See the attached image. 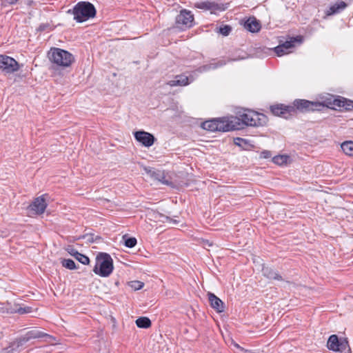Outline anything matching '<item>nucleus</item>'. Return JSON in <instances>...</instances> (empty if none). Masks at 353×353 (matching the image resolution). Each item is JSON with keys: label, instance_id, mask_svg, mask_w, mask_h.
<instances>
[{"label": "nucleus", "instance_id": "7c9ffc66", "mask_svg": "<svg viewBox=\"0 0 353 353\" xmlns=\"http://www.w3.org/2000/svg\"><path fill=\"white\" fill-rule=\"evenodd\" d=\"M129 285L134 290H141L144 285L143 283L139 281H130Z\"/></svg>", "mask_w": 353, "mask_h": 353}, {"label": "nucleus", "instance_id": "2f4dec72", "mask_svg": "<svg viewBox=\"0 0 353 353\" xmlns=\"http://www.w3.org/2000/svg\"><path fill=\"white\" fill-rule=\"evenodd\" d=\"M232 30V28L230 26L225 25L219 28V33H221L223 36H228Z\"/></svg>", "mask_w": 353, "mask_h": 353}, {"label": "nucleus", "instance_id": "c85d7f7f", "mask_svg": "<svg viewBox=\"0 0 353 353\" xmlns=\"http://www.w3.org/2000/svg\"><path fill=\"white\" fill-rule=\"evenodd\" d=\"M123 239L125 240V245L129 248H134L137 244V239L134 237H127V235H123Z\"/></svg>", "mask_w": 353, "mask_h": 353}, {"label": "nucleus", "instance_id": "72a5a7b5", "mask_svg": "<svg viewBox=\"0 0 353 353\" xmlns=\"http://www.w3.org/2000/svg\"><path fill=\"white\" fill-rule=\"evenodd\" d=\"M165 219H166V221L168 222H169L170 223H173V224H177L179 223L178 221L175 220V219H173L172 218H170L168 216H165Z\"/></svg>", "mask_w": 353, "mask_h": 353}, {"label": "nucleus", "instance_id": "bb28decb", "mask_svg": "<svg viewBox=\"0 0 353 353\" xmlns=\"http://www.w3.org/2000/svg\"><path fill=\"white\" fill-rule=\"evenodd\" d=\"M151 324L150 319L145 316L139 317L136 320V325L140 328H148Z\"/></svg>", "mask_w": 353, "mask_h": 353}, {"label": "nucleus", "instance_id": "4c0bfd02", "mask_svg": "<svg viewBox=\"0 0 353 353\" xmlns=\"http://www.w3.org/2000/svg\"><path fill=\"white\" fill-rule=\"evenodd\" d=\"M233 344L234 345V347H237V348H239V349H242L239 344L236 343L235 342H233Z\"/></svg>", "mask_w": 353, "mask_h": 353}, {"label": "nucleus", "instance_id": "b1692460", "mask_svg": "<svg viewBox=\"0 0 353 353\" xmlns=\"http://www.w3.org/2000/svg\"><path fill=\"white\" fill-rule=\"evenodd\" d=\"M175 80H171L168 82V85H169L171 87L174 86H183V85H187L189 84V80L188 77L184 75H179L176 77Z\"/></svg>", "mask_w": 353, "mask_h": 353}, {"label": "nucleus", "instance_id": "f03ea898", "mask_svg": "<svg viewBox=\"0 0 353 353\" xmlns=\"http://www.w3.org/2000/svg\"><path fill=\"white\" fill-rule=\"evenodd\" d=\"M229 118L230 120L232 121L233 119H235L236 123H238L235 124V125H238V127L234 126V128H232V131L242 129L244 125H263L267 121L265 115L252 110H245L243 113L239 112L238 117L230 116Z\"/></svg>", "mask_w": 353, "mask_h": 353}, {"label": "nucleus", "instance_id": "9b49d317", "mask_svg": "<svg viewBox=\"0 0 353 353\" xmlns=\"http://www.w3.org/2000/svg\"><path fill=\"white\" fill-rule=\"evenodd\" d=\"M195 7L204 10H210L211 13H215L216 11L225 10L228 8V3L205 1L196 3Z\"/></svg>", "mask_w": 353, "mask_h": 353}, {"label": "nucleus", "instance_id": "f3484780", "mask_svg": "<svg viewBox=\"0 0 353 353\" xmlns=\"http://www.w3.org/2000/svg\"><path fill=\"white\" fill-rule=\"evenodd\" d=\"M44 196L45 195H42L36 198L29 205V209L37 214H43L47 207V203Z\"/></svg>", "mask_w": 353, "mask_h": 353}, {"label": "nucleus", "instance_id": "f8f14e48", "mask_svg": "<svg viewBox=\"0 0 353 353\" xmlns=\"http://www.w3.org/2000/svg\"><path fill=\"white\" fill-rule=\"evenodd\" d=\"M194 16L190 11L182 10L176 17V23L181 29L193 26Z\"/></svg>", "mask_w": 353, "mask_h": 353}, {"label": "nucleus", "instance_id": "7ed1b4c3", "mask_svg": "<svg viewBox=\"0 0 353 353\" xmlns=\"http://www.w3.org/2000/svg\"><path fill=\"white\" fill-rule=\"evenodd\" d=\"M235 119L232 121L230 120L229 117H224L206 121L202 123L201 126L204 130L210 132H229L232 131V128L237 123ZM236 127H238V125Z\"/></svg>", "mask_w": 353, "mask_h": 353}, {"label": "nucleus", "instance_id": "1a4fd4ad", "mask_svg": "<svg viewBox=\"0 0 353 353\" xmlns=\"http://www.w3.org/2000/svg\"><path fill=\"white\" fill-rule=\"evenodd\" d=\"M243 59H244L243 57L238 56V57H228V58L223 57L219 60L214 59L210 63L203 65L199 67V71L200 72H207L210 70H215L218 68H220V67H222V66L226 65L229 62L236 61L242 60Z\"/></svg>", "mask_w": 353, "mask_h": 353}, {"label": "nucleus", "instance_id": "473e14b6", "mask_svg": "<svg viewBox=\"0 0 353 353\" xmlns=\"http://www.w3.org/2000/svg\"><path fill=\"white\" fill-rule=\"evenodd\" d=\"M260 157L262 159H269L271 157V152L268 150H264L260 154Z\"/></svg>", "mask_w": 353, "mask_h": 353}, {"label": "nucleus", "instance_id": "9d476101", "mask_svg": "<svg viewBox=\"0 0 353 353\" xmlns=\"http://www.w3.org/2000/svg\"><path fill=\"white\" fill-rule=\"evenodd\" d=\"M30 307H22L19 304L12 303L10 302L0 303V314H14L19 313L23 314L31 312Z\"/></svg>", "mask_w": 353, "mask_h": 353}, {"label": "nucleus", "instance_id": "39448f33", "mask_svg": "<svg viewBox=\"0 0 353 353\" xmlns=\"http://www.w3.org/2000/svg\"><path fill=\"white\" fill-rule=\"evenodd\" d=\"M48 57L50 62L62 68L70 66L74 61V56L70 52L58 48H51Z\"/></svg>", "mask_w": 353, "mask_h": 353}, {"label": "nucleus", "instance_id": "5701e85b", "mask_svg": "<svg viewBox=\"0 0 353 353\" xmlns=\"http://www.w3.org/2000/svg\"><path fill=\"white\" fill-rule=\"evenodd\" d=\"M347 3L340 1L331 6L325 12L326 15L330 16L339 12L347 7Z\"/></svg>", "mask_w": 353, "mask_h": 353}, {"label": "nucleus", "instance_id": "423d86ee", "mask_svg": "<svg viewBox=\"0 0 353 353\" xmlns=\"http://www.w3.org/2000/svg\"><path fill=\"white\" fill-rule=\"evenodd\" d=\"M113 269V260L110 255L105 252H100L97 256L96 265L93 272L100 276L107 277L112 272Z\"/></svg>", "mask_w": 353, "mask_h": 353}, {"label": "nucleus", "instance_id": "c756f323", "mask_svg": "<svg viewBox=\"0 0 353 353\" xmlns=\"http://www.w3.org/2000/svg\"><path fill=\"white\" fill-rule=\"evenodd\" d=\"M62 265L69 270H74L77 268L74 261L70 259H64L62 261Z\"/></svg>", "mask_w": 353, "mask_h": 353}, {"label": "nucleus", "instance_id": "393cba45", "mask_svg": "<svg viewBox=\"0 0 353 353\" xmlns=\"http://www.w3.org/2000/svg\"><path fill=\"white\" fill-rule=\"evenodd\" d=\"M263 274L269 279H275L282 281V276L279 275L273 269L268 267H263L262 269Z\"/></svg>", "mask_w": 353, "mask_h": 353}, {"label": "nucleus", "instance_id": "c9c22d12", "mask_svg": "<svg viewBox=\"0 0 353 353\" xmlns=\"http://www.w3.org/2000/svg\"><path fill=\"white\" fill-rule=\"evenodd\" d=\"M83 239H87L88 241L93 242L94 239L92 235H85L82 236Z\"/></svg>", "mask_w": 353, "mask_h": 353}, {"label": "nucleus", "instance_id": "aec40b11", "mask_svg": "<svg viewBox=\"0 0 353 353\" xmlns=\"http://www.w3.org/2000/svg\"><path fill=\"white\" fill-rule=\"evenodd\" d=\"M147 174L153 179L157 180L165 185H169L170 182L165 179V173L163 171L157 170L154 168H145Z\"/></svg>", "mask_w": 353, "mask_h": 353}, {"label": "nucleus", "instance_id": "58836bf2", "mask_svg": "<svg viewBox=\"0 0 353 353\" xmlns=\"http://www.w3.org/2000/svg\"><path fill=\"white\" fill-rule=\"evenodd\" d=\"M115 284H116V285H119V281H117V282L115 283Z\"/></svg>", "mask_w": 353, "mask_h": 353}, {"label": "nucleus", "instance_id": "cd10ccee", "mask_svg": "<svg viewBox=\"0 0 353 353\" xmlns=\"http://www.w3.org/2000/svg\"><path fill=\"white\" fill-rule=\"evenodd\" d=\"M289 157L287 155H278L273 158V162L277 165H281L287 163Z\"/></svg>", "mask_w": 353, "mask_h": 353}, {"label": "nucleus", "instance_id": "20e7f679", "mask_svg": "<svg viewBox=\"0 0 353 353\" xmlns=\"http://www.w3.org/2000/svg\"><path fill=\"white\" fill-rule=\"evenodd\" d=\"M67 12L72 14L74 19L77 22L82 23L93 18L96 14V9L91 3L81 1L76 4L73 9L68 10Z\"/></svg>", "mask_w": 353, "mask_h": 353}, {"label": "nucleus", "instance_id": "6ab92c4d", "mask_svg": "<svg viewBox=\"0 0 353 353\" xmlns=\"http://www.w3.org/2000/svg\"><path fill=\"white\" fill-rule=\"evenodd\" d=\"M243 27L248 31L256 33L261 30V22L256 19L254 17H250L246 19L243 23Z\"/></svg>", "mask_w": 353, "mask_h": 353}, {"label": "nucleus", "instance_id": "f704fd0d", "mask_svg": "<svg viewBox=\"0 0 353 353\" xmlns=\"http://www.w3.org/2000/svg\"><path fill=\"white\" fill-rule=\"evenodd\" d=\"M245 139H242V138H236L234 141V143L235 144L238 145H241V142H245Z\"/></svg>", "mask_w": 353, "mask_h": 353}, {"label": "nucleus", "instance_id": "a878e982", "mask_svg": "<svg viewBox=\"0 0 353 353\" xmlns=\"http://www.w3.org/2000/svg\"><path fill=\"white\" fill-rule=\"evenodd\" d=\"M341 148L346 155L353 157V141H345L341 144Z\"/></svg>", "mask_w": 353, "mask_h": 353}, {"label": "nucleus", "instance_id": "a211bd4d", "mask_svg": "<svg viewBox=\"0 0 353 353\" xmlns=\"http://www.w3.org/2000/svg\"><path fill=\"white\" fill-rule=\"evenodd\" d=\"M296 41V38H291L290 41H286L283 43L275 47L274 51L279 57L288 54L291 52L290 50L294 47V42Z\"/></svg>", "mask_w": 353, "mask_h": 353}, {"label": "nucleus", "instance_id": "ddd939ff", "mask_svg": "<svg viewBox=\"0 0 353 353\" xmlns=\"http://www.w3.org/2000/svg\"><path fill=\"white\" fill-rule=\"evenodd\" d=\"M330 106L336 110L343 108L345 110L350 111L353 110V101L339 96L329 102L327 107Z\"/></svg>", "mask_w": 353, "mask_h": 353}, {"label": "nucleus", "instance_id": "dca6fc26", "mask_svg": "<svg viewBox=\"0 0 353 353\" xmlns=\"http://www.w3.org/2000/svg\"><path fill=\"white\" fill-rule=\"evenodd\" d=\"M135 139L145 147H150L154 142V136L145 131H137L134 133Z\"/></svg>", "mask_w": 353, "mask_h": 353}, {"label": "nucleus", "instance_id": "412c9836", "mask_svg": "<svg viewBox=\"0 0 353 353\" xmlns=\"http://www.w3.org/2000/svg\"><path fill=\"white\" fill-rule=\"evenodd\" d=\"M208 299L210 303V305L217 312H222L224 311V303L223 302L213 293H208Z\"/></svg>", "mask_w": 353, "mask_h": 353}, {"label": "nucleus", "instance_id": "4be33fe9", "mask_svg": "<svg viewBox=\"0 0 353 353\" xmlns=\"http://www.w3.org/2000/svg\"><path fill=\"white\" fill-rule=\"evenodd\" d=\"M65 250L72 256H74L77 261L81 263L83 265H88L90 263L89 258L79 253L76 249H74L72 245H68Z\"/></svg>", "mask_w": 353, "mask_h": 353}, {"label": "nucleus", "instance_id": "4468645a", "mask_svg": "<svg viewBox=\"0 0 353 353\" xmlns=\"http://www.w3.org/2000/svg\"><path fill=\"white\" fill-rule=\"evenodd\" d=\"M272 113L275 116H279L285 119H288L290 116L296 112L292 106H285L283 104L272 105L270 107Z\"/></svg>", "mask_w": 353, "mask_h": 353}, {"label": "nucleus", "instance_id": "0eeeda50", "mask_svg": "<svg viewBox=\"0 0 353 353\" xmlns=\"http://www.w3.org/2000/svg\"><path fill=\"white\" fill-rule=\"evenodd\" d=\"M329 350L341 353H351L348 341L346 338L339 339L336 334L331 335L327 343Z\"/></svg>", "mask_w": 353, "mask_h": 353}, {"label": "nucleus", "instance_id": "e433bc0d", "mask_svg": "<svg viewBox=\"0 0 353 353\" xmlns=\"http://www.w3.org/2000/svg\"><path fill=\"white\" fill-rule=\"evenodd\" d=\"M18 0H6V3L10 5H12L16 3Z\"/></svg>", "mask_w": 353, "mask_h": 353}, {"label": "nucleus", "instance_id": "2eb2a0df", "mask_svg": "<svg viewBox=\"0 0 353 353\" xmlns=\"http://www.w3.org/2000/svg\"><path fill=\"white\" fill-rule=\"evenodd\" d=\"M321 104L317 102H312L305 99H296L294 101V108L301 111H314L317 110Z\"/></svg>", "mask_w": 353, "mask_h": 353}, {"label": "nucleus", "instance_id": "f257e3e1", "mask_svg": "<svg viewBox=\"0 0 353 353\" xmlns=\"http://www.w3.org/2000/svg\"><path fill=\"white\" fill-rule=\"evenodd\" d=\"M40 338H44L45 341L49 343L56 341V339L54 336L39 330L34 329L10 343L8 347L3 348L1 353H14L19 351V348L30 340Z\"/></svg>", "mask_w": 353, "mask_h": 353}, {"label": "nucleus", "instance_id": "6e6552de", "mask_svg": "<svg viewBox=\"0 0 353 353\" xmlns=\"http://www.w3.org/2000/svg\"><path fill=\"white\" fill-rule=\"evenodd\" d=\"M20 68L19 63L12 57L0 54V70L5 74H12Z\"/></svg>", "mask_w": 353, "mask_h": 353}]
</instances>
